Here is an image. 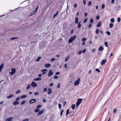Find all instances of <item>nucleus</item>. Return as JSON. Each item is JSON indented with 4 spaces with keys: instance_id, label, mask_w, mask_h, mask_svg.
<instances>
[{
    "instance_id": "nucleus-21",
    "label": "nucleus",
    "mask_w": 121,
    "mask_h": 121,
    "mask_svg": "<svg viewBox=\"0 0 121 121\" xmlns=\"http://www.w3.org/2000/svg\"><path fill=\"white\" fill-rule=\"evenodd\" d=\"M81 21H80L78 23V26H77V27L78 29H80V27L81 26Z\"/></svg>"
},
{
    "instance_id": "nucleus-49",
    "label": "nucleus",
    "mask_w": 121,
    "mask_h": 121,
    "mask_svg": "<svg viewBox=\"0 0 121 121\" xmlns=\"http://www.w3.org/2000/svg\"><path fill=\"white\" fill-rule=\"evenodd\" d=\"M111 21L112 23L114 22V18L111 19Z\"/></svg>"
},
{
    "instance_id": "nucleus-50",
    "label": "nucleus",
    "mask_w": 121,
    "mask_h": 121,
    "mask_svg": "<svg viewBox=\"0 0 121 121\" xmlns=\"http://www.w3.org/2000/svg\"><path fill=\"white\" fill-rule=\"evenodd\" d=\"M20 98H20L19 97H18L15 99V100L16 101H18V100H19V99H20Z\"/></svg>"
},
{
    "instance_id": "nucleus-64",
    "label": "nucleus",
    "mask_w": 121,
    "mask_h": 121,
    "mask_svg": "<svg viewBox=\"0 0 121 121\" xmlns=\"http://www.w3.org/2000/svg\"><path fill=\"white\" fill-rule=\"evenodd\" d=\"M73 29H72L71 30V31H70V34H73Z\"/></svg>"
},
{
    "instance_id": "nucleus-47",
    "label": "nucleus",
    "mask_w": 121,
    "mask_h": 121,
    "mask_svg": "<svg viewBox=\"0 0 121 121\" xmlns=\"http://www.w3.org/2000/svg\"><path fill=\"white\" fill-rule=\"evenodd\" d=\"M82 52V50H80V51H79V52H78V55H80L81 54Z\"/></svg>"
},
{
    "instance_id": "nucleus-30",
    "label": "nucleus",
    "mask_w": 121,
    "mask_h": 121,
    "mask_svg": "<svg viewBox=\"0 0 121 121\" xmlns=\"http://www.w3.org/2000/svg\"><path fill=\"white\" fill-rule=\"evenodd\" d=\"M69 56H67L66 58H65V61H67L69 59Z\"/></svg>"
},
{
    "instance_id": "nucleus-33",
    "label": "nucleus",
    "mask_w": 121,
    "mask_h": 121,
    "mask_svg": "<svg viewBox=\"0 0 121 121\" xmlns=\"http://www.w3.org/2000/svg\"><path fill=\"white\" fill-rule=\"evenodd\" d=\"M99 31V30L98 29H97L95 31V33L96 34H98Z\"/></svg>"
},
{
    "instance_id": "nucleus-8",
    "label": "nucleus",
    "mask_w": 121,
    "mask_h": 121,
    "mask_svg": "<svg viewBox=\"0 0 121 121\" xmlns=\"http://www.w3.org/2000/svg\"><path fill=\"white\" fill-rule=\"evenodd\" d=\"M36 101L35 99H32L30 100L29 102L30 104H32L35 102Z\"/></svg>"
},
{
    "instance_id": "nucleus-45",
    "label": "nucleus",
    "mask_w": 121,
    "mask_h": 121,
    "mask_svg": "<svg viewBox=\"0 0 121 121\" xmlns=\"http://www.w3.org/2000/svg\"><path fill=\"white\" fill-rule=\"evenodd\" d=\"M53 78L55 79H57L58 78V77L57 76H56V75H54V76Z\"/></svg>"
},
{
    "instance_id": "nucleus-57",
    "label": "nucleus",
    "mask_w": 121,
    "mask_h": 121,
    "mask_svg": "<svg viewBox=\"0 0 121 121\" xmlns=\"http://www.w3.org/2000/svg\"><path fill=\"white\" fill-rule=\"evenodd\" d=\"M61 106H62L60 104H58V107H59V108L60 109V108L61 107Z\"/></svg>"
},
{
    "instance_id": "nucleus-10",
    "label": "nucleus",
    "mask_w": 121,
    "mask_h": 121,
    "mask_svg": "<svg viewBox=\"0 0 121 121\" xmlns=\"http://www.w3.org/2000/svg\"><path fill=\"white\" fill-rule=\"evenodd\" d=\"M107 61V60L106 59H104L102 60L101 63V65H104L105 63Z\"/></svg>"
},
{
    "instance_id": "nucleus-34",
    "label": "nucleus",
    "mask_w": 121,
    "mask_h": 121,
    "mask_svg": "<svg viewBox=\"0 0 121 121\" xmlns=\"http://www.w3.org/2000/svg\"><path fill=\"white\" fill-rule=\"evenodd\" d=\"M31 86L30 85L28 84L27 85V87L26 88V89L27 90H28L29 89L30 87Z\"/></svg>"
},
{
    "instance_id": "nucleus-14",
    "label": "nucleus",
    "mask_w": 121,
    "mask_h": 121,
    "mask_svg": "<svg viewBox=\"0 0 121 121\" xmlns=\"http://www.w3.org/2000/svg\"><path fill=\"white\" fill-rule=\"evenodd\" d=\"M19 103V101H16L13 102V105H17Z\"/></svg>"
},
{
    "instance_id": "nucleus-22",
    "label": "nucleus",
    "mask_w": 121,
    "mask_h": 121,
    "mask_svg": "<svg viewBox=\"0 0 121 121\" xmlns=\"http://www.w3.org/2000/svg\"><path fill=\"white\" fill-rule=\"evenodd\" d=\"M101 22H99L96 25V27H100L101 25Z\"/></svg>"
},
{
    "instance_id": "nucleus-9",
    "label": "nucleus",
    "mask_w": 121,
    "mask_h": 121,
    "mask_svg": "<svg viewBox=\"0 0 121 121\" xmlns=\"http://www.w3.org/2000/svg\"><path fill=\"white\" fill-rule=\"evenodd\" d=\"M13 117H11L7 118L5 121H13Z\"/></svg>"
},
{
    "instance_id": "nucleus-42",
    "label": "nucleus",
    "mask_w": 121,
    "mask_h": 121,
    "mask_svg": "<svg viewBox=\"0 0 121 121\" xmlns=\"http://www.w3.org/2000/svg\"><path fill=\"white\" fill-rule=\"evenodd\" d=\"M121 21L120 18L119 17H118L117 18V21L119 22H120Z\"/></svg>"
},
{
    "instance_id": "nucleus-6",
    "label": "nucleus",
    "mask_w": 121,
    "mask_h": 121,
    "mask_svg": "<svg viewBox=\"0 0 121 121\" xmlns=\"http://www.w3.org/2000/svg\"><path fill=\"white\" fill-rule=\"evenodd\" d=\"M82 99L81 98H79L76 103L80 105L82 101Z\"/></svg>"
},
{
    "instance_id": "nucleus-40",
    "label": "nucleus",
    "mask_w": 121,
    "mask_h": 121,
    "mask_svg": "<svg viewBox=\"0 0 121 121\" xmlns=\"http://www.w3.org/2000/svg\"><path fill=\"white\" fill-rule=\"evenodd\" d=\"M43 91L44 92L47 91V88H46L43 89Z\"/></svg>"
},
{
    "instance_id": "nucleus-48",
    "label": "nucleus",
    "mask_w": 121,
    "mask_h": 121,
    "mask_svg": "<svg viewBox=\"0 0 121 121\" xmlns=\"http://www.w3.org/2000/svg\"><path fill=\"white\" fill-rule=\"evenodd\" d=\"M39 7V6H38L37 7H36V8L35 9V11L36 12L38 10V7Z\"/></svg>"
},
{
    "instance_id": "nucleus-15",
    "label": "nucleus",
    "mask_w": 121,
    "mask_h": 121,
    "mask_svg": "<svg viewBox=\"0 0 121 121\" xmlns=\"http://www.w3.org/2000/svg\"><path fill=\"white\" fill-rule=\"evenodd\" d=\"M33 80L34 81H39L41 80V78L39 77L35 78Z\"/></svg>"
},
{
    "instance_id": "nucleus-17",
    "label": "nucleus",
    "mask_w": 121,
    "mask_h": 121,
    "mask_svg": "<svg viewBox=\"0 0 121 121\" xmlns=\"http://www.w3.org/2000/svg\"><path fill=\"white\" fill-rule=\"evenodd\" d=\"M4 66V64L3 63H2L1 65H0V72L2 69H3Z\"/></svg>"
},
{
    "instance_id": "nucleus-38",
    "label": "nucleus",
    "mask_w": 121,
    "mask_h": 121,
    "mask_svg": "<svg viewBox=\"0 0 121 121\" xmlns=\"http://www.w3.org/2000/svg\"><path fill=\"white\" fill-rule=\"evenodd\" d=\"M113 26V25L112 23H110L109 24V28H111Z\"/></svg>"
},
{
    "instance_id": "nucleus-53",
    "label": "nucleus",
    "mask_w": 121,
    "mask_h": 121,
    "mask_svg": "<svg viewBox=\"0 0 121 121\" xmlns=\"http://www.w3.org/2000/svg\"><path fill=\"white\" fill-rule=\"evenodd\" d=\"M86 40V38H84L82 39V40L83 41H85Z\"/></svg>"
},
{
    "instance_id": "nucleus-7",
    "label": "nucleus",
    "mask_w": 121,
    "mask_h": 121,
    "mask_svg": "<svg viewBox=\"0 0 121 121\" xmlns=\"http://www.w3.org/2000/svg\"><path fill=\"white\" fill-rule=\"evenodd\" d=\"M44 109H43L42 110L39 112L37 114V116H38L43 113L44 112Z\"/></svg>"
},
{
    "instance_id": "nucleus-58",
    "label": "nucleus",
    "mask_w": 121,
    "mask_h": 121,
    "mask_svg": "<svg viewBox=\"0 0 121 121\" xmlns=\"http://www.w3.org/2000/svg\"><path fill=\"white\" fill-rule=\"evenodd\" d=\"M66 104V101H64L63 103V107H64Z\"/></svg>"
},
{
    "instance_id": "nucleus-61",
    "label": "nucleus",
    "mask_w": 121,
    "mask_h": 121,
    "mask_svg": "<svg viewBox=\"0 0 121 121\" xmlns=\"http://www.w3.org/2000/svg\"><path fill=\"white\" fill-rule=\"evenodd\" d=\"M92 24H91V23H90L89 25V26H88V28H90L92 26Z\"/></svg>"
},
{
    "instance_id": "nucleus-60",
    "label": "nucleus",
    "mask_w": 121,
    "mask_h": 121,
    "mask_svg": "<svg viewBox=\"0 0 121 121\" xmlns=\"http://www.w3.org/2000/svg\"><path fill=\"white\" fill-rule=\"evenodd\" d=\"M95 70L96 71H97L98 73L100 72V70H99L98 69H95Z\"/></svg>"
},
{
    "instance_id": "nucleus-26",
    "label": "nucleus",
    "mask_w": 121,
    "mask_h": 121,
    "mask_svg": "<svg viewBox=\"0 0 121 121\" xmlns=\"http://www.w3.org/2000/svg\"><path fill=\"white\" fill-rule=\"evenodd\" d=\"M41 56H39L37 58V59L35 60V61L37 62L39 61V60L41 59Z\"/></svg>"
},
{
    "instance_id": "nucleus-11",
    "label": "nucleus",
    "mask_w": 121,
    "mask_h": 121,
    "mask_svg": "<svg viewBox=\"0 0 121 121\" xmlns=\"http://www.w3.org/2000/svg\"><path fill=\"white\" fill-rule=\"evenodd\" d=\"M78 22V17H76L75 20V24H77Z\"/></svg>"
},
{
    "instance_id": "nucleus-44",
    "label": "nucleus",
    "mask_w": 121,
    "mask_h": 121,
    "mask_svg": "<svg viewBox=\"0 0 121 121\" xmlns=\"http://www.w3.org/2000/svg\"><path fill=\"white\" fill-rule=\"evenodd\" d=\"M64 111V109L62 110L61 111L60 113V116H62V113Z\"/></svg>"
},
{
    "instance_id": "nucleus-32",
    "label": "nucleus",
    "mask_w": 121,
    "mask_h": 121,
    "mask_svg": "<svg viewBox=\"0 0 121 121\" xmlns=\"http://www.w3.org/2000/svg\"><path fill=\"white\" fill-rule=\"evenodd\" d=\"M88 18H86L83 21V22L84 23H85L87 21Z\"/></svg>"
},
{
    "instance_id": "nucleus-43",
    "label": "nucleus",
    "mask_w": 121,
    "mask_h": 121,
    "mask_svg": "<svg viewBox=\"0 0 121 121\" xmlns=\"http://www.w3.org/2000/svg\"><path fill=\"white\" fill-rule=\"evenodd\" d=\"M39 94V93L37 91L34 94V95L35 96Z\"/></svg>"
},
{
    "instance_id": "nucleus-18",
    "label": "nucleus",
    "mask_w": 121,
    "mask_h": 121,
    "mask_svg": "<svg viewBox=\"0 0 121 121\" xmlns=\"http://www.w3.org/2000/svg\"><path fill=\"white\" fill-rule=\"evenodd\" d=\"M14 96V95L13 94H10L9 95L7 96V99H9L10 98H11L13 96Z\"/></svg>"
},
{
    "instance_id": "nucleus-3",
    "label": "nucleus",
    "mask_w": 121,
    "mask_h": 121,
    "mask_svg": "<svg viewBox=\"0 0 121 121\" xmlns=\"http://www.w3.org/2000/svg\"><path fill=\"white\" fill-rule=\"evenodd\" d=\"M80 78H79L76 81H75L74 83V85L75 86H77L79 83V82L80 81Z\"/></svg>"
},
{
    "instance_id": "nucleus-39",
    "label": "nucleus",
    "mask_w": 121,
    "mask_h": 121,
    "mask_svg": "<svg viewBox=\"0 0 121 121\" xmlns=\"http://www.w3.org/2000/svg\"><path fill=\"white\" fill-rule=\"evenodd\" d=\"M91 1H89L87 4V5L88 6H89L91 5Z\"/></svg>"
},
{
    "instance_id": "nucleus-41",
    "label": "nucleus",
    "mask_w": 121,
    "mask_h": 121,
    "mask_svg": "<svg viewBox=\"0 0 121 121\" xmlns=\"http://www.w3.org/2000/svg\"><path fill=\"white\" fill-rule=\"evenodd\" d=\"M36 12L35 11V10L32 11L31 13L32 15L35 14Z\"/></svg>"
},
{
    "instance_id": "nucleus-52",
    "label": "nucleus",
    "mask_w": 121,
    "mask_h": 121,
    "mask_svg": "<svg viewBox=\"0 0 121 121\" xmlns=\"http://www.w3.org/2000/svg\"><path fill=\"white\" fill-rule=\"evenodd\" d=\"M60 83H59L58 85H57V87L58 88H59L60 87Z\"/></svg>"
},
{
    "instance_id": "nucleus-29",
    "label": "nucleus",
    "mask_w": 121,
    "mask_h": 121,
    "mask_svg": "<svg viewBox=\"0 0 121 121\" xmlns=\"http://www.w3.org/2000/svg\"><path fill=\"white\" fill-rule=\"evenodd\" d=\"M42 105H39L37 106V108L39 109V108H41Z\"/></svg>"
},
{
    "instance_id": "nucleus-19",
    "label": "nucleus",
    "mask_w": 121,
    "mask_h": 121,
    "mask_svg": "<svg viewBox=\"0 0 121 121\" xmlns=\"http://www.w3.org/2000/svg\"><path fill=\"white\" fill-rule=\"evenodd\" d=\"M18 38L16 37H13L10 38V39L11 40H13L18 39Z\"/></svg>"
},
{
    "instance_id": "nucleus-23",
    "label": "nucleus",
    "mask_w": 121,
    "mask_h": 121,
    "mask_svg": "<svg viewBox=\"0 0 121 121\" xmlns=\"http://www.w3.org/2000/svg\"><path fill=\"white\" fill-rule=\"evenodd\" d=\"M27 96V95H23L21 96V98L22 99H23L24 98H26Z\"/></svg>"
},
{
    "instance_id": "nucleus-37",
    "label": "nucleus",
    "mask_w": 121,
    "mask_h": 121,
    "mask_svg": "<svg viewBox=\"0 0 121 121\" xmlns=\"http://www.w3.org/2000/svg\"><path fill=\"white\" fill-rule=\"evenodd\" d=\"M104 44L105 45V46L106 47H108V43L107 42H105L104 43Z\"/></svg>"
},
{
    "instance_id": "nucleus-46",
    "label": "nucleus",
    "mask_w": 121,
    "mask_h": 121,
    "mask_svg": "<svg viewBox=\"0 0 121 121\" xmlns=\"http://www.w3.org/2000/svg\"><path fill=\"white\" fill-rule=\"evenodd\" d=\"M21 91L20 90H19L15 92V94H17L19 93Z\"/></svg>"
},
{
    "instance_id": "nucleus-51",
    "label": "nucleus",
    "mask_w": 121,
    "mask_h": 121,
    "mask_svg": "<svg viewBox=\"0 0 121 121\" xmlns=\"http://www.w3.org/2000/svg\"><path fill=\"white\" fill-rule=\"evenodd\" d=\"M105 8V5L104 4H102L101 6V8L102 9H103Z\"/></svg>"
},
{
    "instance_id": "nucleus-36",
    "label": "nucleus",
    "mask_w": 121,
    "mask_h": 121,
    "mask_svg": "<svg viewBox=\"0 0 121 121\" xmlns=\"http://www.w3.org/2000/svg\"><path fill=\"white\" fill-rule=\"evenodd\" d=\"M26 102V100H23V101H22L21 103V105H22L24 104Z\"/></svg>"
},
{
    "instance_id": "nucleus-4",
    "label": "nucleus",
    "mask_w": 121,
    "mask_h": 121,
    "mask_svg": "<svg viewBox=\"0 0 121 121\" xmlns=\"http://www.w3.org/2000/svg\"><path fill=\"white\" fill-rule=\"evenodd\" d=\"M53 72L52 69L50 70L48 73V76L49 77L51 76L53 74Z\"/></svg>"
},
{
    "instance_id": "nucleus-2",
    "label": "nucleus",
    "mask_w": 121,
    "mask_h": 121,
    "mask_svg": "<svg viewBox=\"0 0 121 121\" xmlns=\"http://www.w3.org/2000/svg\"><path fill=\"white\" fill-rule=\"evenodd\" d=\"M16 71V69L14 68H13L11 69V72H10V74L12 75L15 73Z\"/></svg>"
},
{
    "instance_id": "nucleus-20",
    "label": "nucleus",
    "mask_w": 121,
    "mask_h": 121,
    "mask_svg": "<svg viewBox=\"0 0 121 121\" xmlns=\"http://www.w3.org/2000/svg\"><path fill=\"white\" fill-rule=\"evenodd\" d=\"M104 50V48L102 46H100L99 48V51H102Z\"/></svg>"
},
{
    "instance_id": "nucleus-24",
    "label": "nucleus",
    "mask_w": 121,
    "mask_h": 121,
    "mask_svg": "<svg viewBox=\"0 0 121 121\" xmlns=\"http://www.w3.org/2000/svg\"><path fill=\"white\" fill-rule=\"evenodd\" d=\"M71 107L72 109L74 110V109L75 108V105L74 104H72L71 105Z\"/></svg>"
},
{
    "instance_id": "nucleus-55",
    "label": "nucleus",
    "mask_w": 121,
    "mask_h": 121,
    "mask_svg": "<svg viewBox=\"0 0 121 121\" xmlns=\"http://www.w3.org/2000/svg\"><path fill=\"white\" fill-rule=\"evenodd\" d=\"M99 15L97 16L96 17V19L97 20H99Z\"/></svg>"
},
{
    "instance_id": "nucleus-63",
    "label": "nucleus",
    "mask_w": 121,
    "mask_h": 121,
    "mask_svg": "<svg viewBox=\"0 0 121 121\" xmlns=\"http://www.w3.org/2000/svg\"><path fill=\"white\" fill-rule=\"evenodd\" d=\"M83 4L84 5L86 4V1L85 0H83Z\"/></svg>"
},
{
    "instance_id": "nucleus-31",
    "label": "nucleus",
    "mask_w": 121,
    "mask_h": 121,
    "mask_svg": "<svg viewBox=\"0 0 121 121\" xmlns=\"http://www.w3.org/2000/svg\"><path fill=\"white\" fill-rule=\"evenodd\" d=\"M69 109H68L66 111V116H67L68 114L69 113Z\"/></svg>"
},
{
    "instance_id": "nucleus-27",
    "label": "nucleus",
    "mask_w": 121,
    "mask_h": 121,
    "mask_svg": "<svg viewBox=\"0 0 121 121\" xmlns=\"http://www.w3.org/2000/svg\"><path fill=\"white\" fill-rule=\"evenodd\" d=\"M40 111V109H35L34 111L35 112H39V111Z\"/></svg>"
},
{
    "instance_id": "nucleus-16",
    "label": "nucleus",
    "mask_w": 121,
    "mask_h": 121,
    "mask_svg": "<svg viewBox=\"0 0 121 121\" xmlns=\"http://www.w3.org/2000/svg\"><path fill=\"white\" fill-rule=\"evenodd\" d=\"M51 66V65L49 63L46 64L44 65V66H45V67L47 68H48V67L50 66Z\"/></svg>"
},
{
    "instance_id": "nucleus-5",
    "label": "nucleus",
    "mask_w": 121,
    "mask_h": 121,
    "mask_svg": "<svg viewBox=\"0 0 121 121\" xmlns=\"http://www.w3.org/2000/svg\"><path fill=\"white\" fill-rule=\"evenodd\" d=\"M31 85L32 87H35L37 86V84L34 82H32Z\"/></svg>"
},
{
    "instance_id": "nucleus-59",
    "label": "nucleus",
    "mask_w": 121,
    "mask_h": 121,
    "mask_svg": "<svg viewBox=\"0 0 121 121\" xmlns=\"http://www.w3.org/2000/svg\"><path fill=\"white\" fill-rule=\"evenodd\" d=\"M117 111V109L116 108H115L113 110V112L114 113H115Z\"/></svg>"
},
{
    "instance_id": "nucleus-25",
    "label": "nucleus",
    "mask_w": 121,
    "mask_h": 121,
    "mask_svg": "<svg viewBox=\"0 0 121 121\" xmlns=\"http://www.w3.org/2000/svg\"><path fill=\"white\" fill-rule=\"evenodd\" d=\"M58 11H57L56 12V13L55 14H54V15L53 19H54V18L56 17V16H57V15L58 14Z\"/></svg>"
},
{
    "instance_id": "nucleus-35",
    "label": "nucleus",
    "mask_w": 121,
    "mask_h": 121,
    "mask_svg": "<svg viewBox=\"0 0 121 121\" xmlns=\"http://www.w3.org/2000/svg\"><path fill=\"white\" fill-rule=\"evenodd\" d=\"M93 19L92 18H91L90 20V23L92 24L93 23Z\"/></svg>"
},
{
    "instance_id": "nucleus-62",
    "label": "nucleus",
    "mask_w": 121,
    "mask_h": 121,
    "mask_svg": "<svg viewBox=\"0 0 121 121\" xmlns=\"http://www.w3.org/2000/svg\"><path fill=\"white\" fill-rule=\"evenodd\" d=\"M86 49H84L82 51V52L83 53H84L85 52Z\"/></svg>"
},
{
    "instance_id": "nucleus-1",
    "label": "nucleus",
    "mask_w": 121,
    "mask_h": 121,
    "mask_svg": "<svg viewBox=\"0 0 121 121\" xmlns=\"http://www.w3.org/2000/svg\"><path fill=\"white\" fill-rule=\"evenodd\" d=\"M76 35H74L73 36L71 37L69 39L68 43H69L72 42L76 38Z\"/></svg>"
},
{
    "instance_id": "nucleus-56",
    "label": "nucleus",
    "mask_w": 121,
    "mask_h": 121,
    "mask_svg": "<svg viewBox=\"0 0 121 121\" xmlns=\"http://www.w3.org/2000/svg\"><path fill=\"white\" fill-rule=\"evenodd\" d=\"M106 33L108 35H110V33L109 32L107 31L106 32Z\"/></svg>"
},
{
    "instance_id": "nucleus-13",
    "label": "nucleus",
    "mask_w": 121,
    "mask_h": 121,
    "mask_svg": "<svg viewBox=\"0 0 121 121\" xmlns=\"http://www.w3.org/2000/svg\"><path fill=\"white\" fill-rule=\"evenodd\" d=\"M47 69H44L42 70H41V71L43 72L42 73V74L44 75L46 73V72L45 71H47Z\"/></svg>"
},
{
    "instance_id": "nucleus-28",
    "label": "nucleus",
    "mask_w": 121,
    "mask_h": 121,
    "mask_svg": "<svg viewBox=\"0 0 121 121\" xmlns=\"http://www.w3.org/2000/svg\"><path fill=\"white\" fill-rule=\"evenodd\" d=\"M121 8V6L120 5H118L117 8V10H119Z\"/></svg>"
},
{
    "instance_id": "nucleus-12",
    "label": "nucleus",
    "mask_w": 121,
    "mask_h": 121,
    "mask_svg": "<svg viewBox=\"0 0 121 121\" xmlns=\"http://www.w3.org/2000/svg\"><path fill=\"white\" fill-rule=\"evenodd\" d=\"M48 90V94L49 95L52 93V91L51 89L50 88H49Z\"/></svg>"
},
{
    "instance_id": "nucleus-54",
    "label": "nucleus",
    "mask_w": 121,
    "mask_h": 121,
    "mask_svg": "<svg viewBox=\"0 0 121 121\" xmlns=\"http://www.w3.org/2000/svg\"><path fill=\"white\" fill-rule=\"evenodd\" d=\"M95 48H93L91 50V52L92 53L95 52Z\"/></svg>"
}]
</instances>
